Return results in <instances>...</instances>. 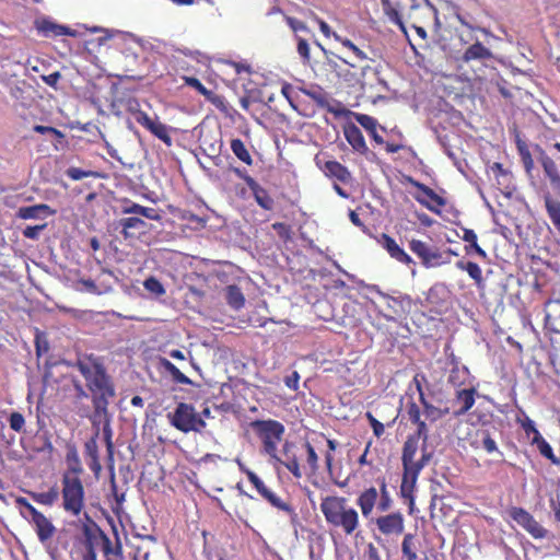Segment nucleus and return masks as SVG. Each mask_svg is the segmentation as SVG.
<instances>
[{"label":"nucleus","mask_w":560,"mask_h":560,"mask_svg":"<svg viewBox=\"0 0 560 560\" xmlns=\"http://www.w3.org/2000/svg\"><path fill=\"white\" fill-rule=\"evenodd\" d=\"M46 228V224L40 225H28L23 230V235L26 238L36 240L39 233Z\"/></svg>","instance_id":"nucleus-63"},{"label":"nucleus","mask_w":560,"mask_h":560,"mask_svg":"<svg viewBox=\"0 0 560 560\" xmlns=\"http://www.w3.org/2000/svg\"><path fill=\"white\" fill-rule=\"evenodd\" d=\"M36 28L46 37H59L65 35L73 36L74 33L67 26L57 24L50 20L43 19L36 21Z\"/></svg>","instance_id":"nucleus-27"},{"label":"nucleus","mask_w":560,"mask_h":560,"mask_svg":"<svg viewBox=\"0 0 560 560\" xmlns=\"http://www.w3.org/2000/svg\"><path fill=\"white\" fill-rule=\"evenodd\" d=\"M361 77V88L364 91L372 90L376 85L381 88L380 91H388L387 82L381 77V70L377 67H363Z\"/></svg>","instance_id":"nucleus-19"},{"label":"nucleus","mask_w":560,"mask_h":560,"mask_svg":"<svg viewBox=\"0 0 560 560\" xmlns=\"http://www.w3.org/2000/svg\"><path fill=\"white\" fill-rule=\"evenodd\" d=\"M66 448L67 469L62 472V476L81 477V475L83 474V466L75 444L68 443Z\"/></svg>","instance_id":"nucleus-24"},{"label":"nucleus","mask_w":560,"mask_h":560,"mask_svg":"<svg viewBox=\"0 0 560 560\" xmlns=\"http://www.w3.org/2000/svg\"><path fill=\"white\" fill-rule=\"evenodd\" d=\"M534 151L538 153L537 159L541 163L545 174L549 178L550 183L555 187H560V173L553 160L545 154V152L539 149L538 144L534 145Z\"/></svg>","instance_id":"nucleus-25"},{"label":"nucleus","mask_w":560,"mask_h":560,"mask_svg":"<svg viewBox=\"0 0 560 560\" xmlns=\"http://www.w3.org/2000/svg\"><path fill=\"white\" fill-rule=\"evenodd\" d=\"M143 287L147 291L155 294L156 296H161V295L165 294V289H164L163 284L161 283V281L159 279H156L153 276L149 277L144 280Z\"/></svg>","instance_id":"nucleus-51"},{"label":"nucleus","mask_w":560,"mask_h":560,"mask_svg":"<svg viewBox=\"0 0 560 560\" xmlns=\"http://www.w3.org/2000/svg\"><path fill=\"white\" fill-rule=\"evenodd\" d=\"M320 512L326 523L346 536L357 535L361 527L359 512L346 497L327 495L322 499Z\"/></svg>","instance_id":"nucleus-3"},{"label":"nucleus","mask_w":560,"mask_h":560,"mask_svg":"<svg viewBox=\"0 0 560 560\" xmlns=\"http://www.w3.org/2000/svg\"><path fill=\"white\" fill-rule=\"evenodd\" d=\"M545 326L560 334V300H549L546 303Z\"/></svg>","instance_id":"nucleus-29"},{"label":"nucleus","mask_w":560,"mask_h":560,"mask_svg":"<svg viewBox=\"0 0 560 560\" xmlns=\"http://www.w3.org/2000/svg\"><path fill=\"white\" fill-rule=\"evenodd\" d=\"M421 438L408 436L402 446L401 463L402 478L400 485L401 495L411 498L418 477L423 467L430 462L432 454L427 451V443L423 442L420 458H416L419 450V440Z\"/></svg>","instance_id":"nucleus-4"},{"label":"nucleus","mask_w":560,"mask_h":560,"mask_svg":"<svg viewBox=\"0 0 560 560\" xmlns=\"http://www.w3.org/2000/svg\"><path fill=\"white\" fill-rule=\"evenodd\" d=\"M351 116L368 131L373 140H383L377 135V120L374 117L359 113H351Z\"/></svg>","instance_id":"nucleus-36"},{"label":"nucleus","mask_w":560,"mask_h":560,"mask_svg":"<svg viewBox=\"0 0 560 560\" xmlns=\"http://www.w3.org/2000/svg\"><path fill=\"white\" fill-rule=\"evenodd\" d=\"M545 207L549 219L560 234V201L547 196L545 197Z\"/></svg>","instance_id":"nucleus-41"},{"label":"nucleus","mask_w":560,"mask_h":560,"mask_svg":"<svg viewBox=\"0 0 560 560\" xmlns=\"http://www.w3.org/2000/svg\"><path fill=\"white\" fill-rule=\"evenodd\" d=\"M306 451V465L310 469L311 474H316L318 471V455L310 442H305L304 444Z\"/></svg>","instance_id":"nucleus-47"},{"label":"nucleus","mask_w":560,"mask_h":560,"mask_svg":"<svg viewBox=\"0 0 560 560\" xmlns=\"http://www.w3.org/2000/svg\"><path fill=\"white\" fill-rule=\"evenodd\" d=\"M510 517L524 528L533 538L544 539L548 530L524 508L512 506L509 509Z\"/></svg>","instance_id":"nucleus-10"},{"label":"nucleus","mask_w":560,"mask_h":560,"mask_svg":"<svg viewBox=\"0 0 560 560\" xmlns=\"http://www.w3.org/2000/svg\"><path fill=\"white\" fill-rule=\"evenodd\" d=\"M302 92L314 100L319 106H326L328 104L327 94L322 89H303Z\"/></svg>","instance_id":"nucleus-52"},{"label":"nucleus","mask_w":560,"mask_h":560,"mask_svg":"<svg viewBox=\"0 0 560 560\" xmlns=\"http://www.w3.org/2000/svg\"><path fill=\"white\" fill-rule=\"evenodd\" d=\"M427 382V376L423 373H417L413 376L412 383L415 384L416 389L419 394V401H421V397H428L423 390V384Z\"/></svg>","instance_id":"nucleus-62"},{"label":"nucleus","mask_w":560,"mask_h":560,"mask_svg":"<svg viewBox=\"0 0 560 560\" xmlns=\"http://www.w3.org/2000/svg\"><path fill=\"white\" fill-rule=\"evenodd\" d=\"M465 253L466 255H472L476 254L478 257H480L483 260L488 259V254L483 248H481L478 244V242H474L472 244H468L465 246Z\"/></svg>","instance_id":"nucleus-60"},{"label":"nucleus","mask_w":560,"mask_h":560,"mask_svg":"<svg viewBox=\"0 0 560 560\" xmlns=\"http://www.w3.org/2000/svg\"><path fill=\"white\" fill-rule=\"evenodd\" d=\"M240 469L246 475L248 481L266 501H268L273 508L289 515L292 525L295 526L299 523V515L289 502L282 500L272 490H270L253 470L248 469L244 465H240Z\"/></svg>","instance_id":"nucleus-8"},{"label":"nucleus","mask_w":560,"mask_h":560,"mask_svg":"<svg viewBox=\"0 0 560 560\" xmlns=\"http://www.w3.org/2000/svg\"><path fill=\"white\" fill-rule=\"evenodd\" d=\"M516 144L524 168L527 174H530L534 168V160L528 142H516Z\"/></svg>","instance_id":"nucleus-42"},{"label":"nucleus","mask_w":560,"mask_h":560,"mask_svg":"<svg viewBox=\"0 0 560 560\" xmlns=\"http://www.w3.org/2000/svg\"><path fill=\"white\" fill-rule=\"evenodd\" d=\"M249 189L252 190L253 196L259 207H261L264 210L273 209V199L268 194V191L264 187H261L256 180H250Z\"/></svg>","instance_id":"nucleus-32"},{"label":"nucleus","mask_w":560,"mask_h":560,"mask_svg":"<svg viewBox=\"0 0 560 560\" xmlns=\"http://www.w3.org/2000/svg\"><path fill=\"white\" fill-rule=\"evenodd\" d=\"M492 58V51L486 47L482 43L476 42L468 46L463 55L458 58L460 63L469 65L472 61L486 62Z\"/></svg>","instance_id":"nucleus-18"},{"label":"nucleus","mask_w":560,"mask_h":560,"mask_svg":"<svg viewBox=\"0 0 560 560\" xmlns=\"http://www.w3.org/2000/svg\"><path fill=\"white\" fill-rule=\"evenodd\" d=\"M377 529L385 536L400 535L405 529L404 515L397 511L375 518Z\"/></svg>","instance_id":"nucleus-14"},{"label":"nucleus","mask_w":560,"mask_h":560,"mask_svg":"<svg viewBox=\"0 0 560 560\" xmlns=\"http://www.w3.org/2000/svg\"><path fill=\"white\" fill-rule=\"evenodd\" d=\"M93 425L96 427L95 434L84 444V454L88 458L98 457L97 438L100 435V427L95 422H93Z\"/></svg>","instance_id":"nucleus-48"},{"label":"nucleus","mask_w":560,"mask_h":560,"mask_svg":"<svg viewBox=\"0 0 560 560\" xmlns=\"http://www.w3.org/2000/svg\"><path fill=\"white\" fill-rule=\"evenodd\" d=\"M295 450L296 446L293 442L285 441L282 444L281 456H279V460L276 462L283 465L296 479H300L303 474Z\"/></svg>","instance_id":"nucleus-16"},{"label":"nucleus","mask_w":560,"mask_h":560,"mask_svg":"<svg viewBox=\"0 0 560 560\" xmlns=\"http://www.w3.org/2000/svg\"><path fill=\"white\" fill-rule=\"evenodd\" d=\"M435 401L438 404L436 406L433 405L428 397H421L420 401L425 419L431 422H435L451 412V409L446 404H443L442 399L438 398Z\"/></svg>","instance_id":"nucleus-23"},{"label":"nucleus","mask_w":560,"mask_h":560,"mask_svg":"<svg viewBox=\"0 0 560 560\" xmlns=\"http://www.w3.org/2000/svg\"><path fill=\"white\" fill-rule=\"evenodd\" d=\"M334 38L339 42L345 48H348L350 51L353 52V55L360 59L365 60L368 59L366 54L360 49L357 45H354L350 39L342 37L338 34H334Z\"/></svg>","instance_id":"nucleus-49"},{"label":"nucleus","mask_w":560,"mask_h":560,"mask_svg":"<svg viewBox=\"0 0 560 560\" xmlns=\"http://www.w3.org/2000/svg\"><path fill=\"white\" fill-rule=\"evenodd\" d=\"M233 153L244 163L250 165L253 163L252 156L246 149L244 142H231Z\"/></svg>","instance_id":"nucleus-50"},{"label":"nucleus","mask_w":560,"mask_h":560,"mask_svg":"<svg viewBox=\"0 0 560 560\" xmlns=\"http://www.w3.org/2000/svg\"><path fill=\"white\" fill-rule=\"evenodd\" d=\"M34 343L37 357H42L43 354L48 352L49 343L46 339L45 334L40 332L39 330H36Z\"/></svg>","instance_id":"nucleus-54"},{"label":"nucleus","mask_w":560,"mask_h":560,"mask_svg":"<svg viewBox=\"0 0 560 560\" xmlns=\"http://www.w3.org/2000/svg\"><path fill=\"white\" fill-rule=\"evenodd\" d=\"M476 394L477 392L474 387L457 390L455 395V401L460 406L457 410L453 411V416L462 417L467 413L475 405Z\"/></svg>","instance_id":"nucleus-26"},{"label":"nucleus","mask_w":560,"mask_h":560,"mask_svg":"<svg viewBox=\"0 0 560 560\" xmlns=\"http://www.w3.org/2000/svg\"><path fill=\"white\" fill-rule=\"evenodd\" d=\"M137 121L152 132L160 140H170L166 126L151 118L148 114L140 112L137 115Z\"/></svg>","instance_id":"nucleus-28"},{"label":"nucleus","mask_w":560,"mask_h":560,"mask_svg":"<svg viewBox=\"0 0 560 560\" xmlns=\"http://www.w3.org/2000/svg\"><path fill=\"white\" fill-rule=\"evenodd\" d=\"M75 366L92 393L95 412L106 413L108 400L115 396V388L106 372L103 359L95 354H83L78 358Z\"/></svg>","instance_id":"nucleus-1"},{"label":"nucleus","mask_w":560,"mask_h":560,"mask_svg":"<svg viewBox=\"0 0 560 560\" xmlns=\"http://www.w3.org/2000/svg\"><path fill=\"white\" fill-rule=\"evenodd\" d=\"M327 446H328L329 451L325 455V464H326L327 472L329 474V476H332L334 456H332L331 452L336 451L338 443L335 440L329 439V440H327Z\"/></svg>","instance_id":"nucleus-58"},{"label":"nucleus","mask_w":560,"mask_h":560,"mask_svg":"<svg viewBox=\"0 0 560 560\" xmlns=\"http://www.w3.org/2000/svg\"><path fill=\"white\" fill-rule=\"evenodd\" d=\"M221 143L222 142H202V145H200L199 149L202 151L205 156L212 160L214 164L218 165L219 162L215 160L220 158Z\"/></svg>","instance_id":"nucleus-46"},{"label":"nucleus","mask_w":560,"mask_h":560,"mask_svg":"<svg viewBox=\"0 0 560 560\" xmlns=\"http://www.w3.org/2000/svg\"><path fill=\"white\" fill-rule=\"evenodd\" d=\"M409 249L420 259L425 268H436L451 261L450 256L456 255L452 249L441 252L435 246H430L428 243L412 238L409 241Z\"/></svg>","instance_id":"nucleus-9"},{"label":"nucleus","mask_w":560,"mask_h":560,"mask_svg":"<svg viewBox=\"0 0 560 560\" xmlns=\"http://www.w3.org/2000/svg\"><path fill=\"white\" fill-rule=\"evenodd\" d=\"M30 522L33 524L37 538L42 544H46L55 536L57 530L55 525L42 512Z\"/></svg>","instance_id":"nucleus-21"},{"label":"nucleus","mask_w":560,"mask_h":560,"mask_svg":"<svg viewBox=\"0 0 560 560\" xmlns=\"http://www.w3.org/2000/svg\"><path fill=\"white\" fill-rule=\"evenodd\" d=\"M170 423L183 433H201L207 427L206 421L191 404L179 402L175 410L167 415Z\"/></svg>","instance_id":"nucleus-7"},{"label":"nucleus","mask_w":560,"mask_h":560,"mask_svg":"<svg viewBox=\"0 0 560 560\" xmlns=\"http://www.w3.org/2000/svg\"><path fill=\"white\" fill-rule=\"evenodd\" d=\"M33 130L36 132H39L44 136L51 137V138H61L62 137L60 131H58L56 128L49 127V126L35 125L33 127Z\"/></svg>","instance_id":"nucleus-61"},{"label":"nucleus","mask_w":560,"mask_h":560,"mask_svg":"<svg viewBox=\"0 0 560 560\" xmlns=\"http://www.w3.org/2000/svg\"><path fill=\"white\" fill-rule=\"evenodd\" d=\"M298 52L303 58L304 61H310V45L306 39L299 37L298 38Z\"/></svg>","instance_id":"nucleus-64"},{"label":"nucleus","mask_w":560,"mask_h":560,"mask_svg":"<svg viewBox=\"0 0 560 560\" xmlns=\"http://www.w3.org/2000/svg\"><path fill=\"white\" fill-rule=\"evenodd\" d=\"M10 428L15 432H21L25 425L24 416L21 412L13 411L9 417Z\"/></svg>","instance_id":"nucleus-56"},{"label":"nucleus","mask_w":560,"mask_h":560,"mask_svg":"<svg viewBox=\"0 0 560 560\" xmlns=\"http://www.w3.org/2000/svg\"><path fill=\"white\" fill-rule=\"evenodd\" d=\"M409 182L416 188H418L419 191L421 192V195H416L415 199L419 203L424 206L427 209L434 211V212H439L440 211L439 208H442L445 206L444 198L439 196L432 188H430L429 186H427L420 182L412 179L411 177H409Z\"/></svg>","instance_id":"nucleus-13"},{"label":"nucleus","mask_w":560,"mask_h":560,"mask_svg":"<svg viewBox=\"0 0 560 560\" xmlns=\"http://www.w3.org/2000/svg\"><path fill=\"white\" fill-rule=\"evenodd\" d=\"M316 164L327 177L335 179L336 182L349 184L352 180L349 170L337 161H323L322 158L317 155Z\"/></svg>","instance_id":"nucleus-15"},{"label":"nucleus","mask_w":560,"mask_h":560,"mask_svg":"<svg viewBox=\"0 0 560 560\" xmlns=\"http://www.w3.org/2000/svg\"><path fill=\"white\" fill-rule=\"evenodd\" d=\"M378 499V490L375 487H369L361 491L357 498V505L364 518H370Z\"/></svg>","instance_id":"nucleus-20"},{"label":"nucleus","mask_w":560,"mask_h":560,"mask_svg":"<svg viewBox=\"0 0 560 560\" xmlns=\"http://www.w3.org/2000/svg\"><path fill=\"white\" fill-rule=\"evenodd\" d=\"M469 444L475 451H483L488 455L497 454L503 457V453L498 446L493 432L487 428L477 429L470 435Z\"/></svg>","instance_id":"nucleus-12"},{"label":"nucleus","mask_w":560,"mask_h":560,"mask_svg":"<svg viewBox=\"0 0 560 560\" xmlns=\"http://www.w3.org/2000/svg\"><path fill=\"white\" fill-rule=\"evenodd\" d=\"M27 494L38 504L52 506L59 499L60 492L58 488L54 486L46 492L27 491Z\"/></svg>","instance_id":"nucleus-34"},{"label":"nucleus","mask_w":560,"mask_h":560,"mask_svg":"<svg viewBox=\"0 0 560 560\" xmlns=\"http://www.w3.org/2000/svg\"><path fill=\"white\" fill-rule=\"evenodd\" d=\"M418 549L419 541L416 535L411 533L405 534L404 539L401 541V552L406 560H417Z\"/></svg>","instance_id":"nucleus-37"},{"label":"nucleus","mask_w":560,"mask_h":560,"mask_svg":"<svg viewBox=\"0 0 560 560\" xmlns=\"http://www.w3.org/2000/svg\"><path fill=\"white\" fill-rule=\"evenodd\" d=\"M436 19V10L431 4L423 7L412 3L407 12V22L410 23L411 27L416 31L417 35L425 40L428 37L427 31L423 27L424 20Z\"/></svg>","instance_id":"nucleus-11"},{"label":"nucleus","mask_w":560,"mask_h":560,"mask_svg":"<svg viewBox=\"0 0 560 560\" xmlns=\"http://www.w3.org/2000/svg\"><path fill=\"white\" fill-rule=\"evenodd\" d=\"M107 417V412L104 413ZM103 440L106 445L108 458L110 462L114 460V443H113V431L110 427V421L108 418H105L103 429H102Z\"/></svg>","instance_id":"nucleus-45"},{"label":"nucleus","mask_w":560,"mask_h":560,"mask_svg":"<svg viewBox=\"0 0 560 560\" xmlns=\"http://www.w3.org/2000/svg\"><path fill=\"white\" fill-rule=\"evenodd\" d=\"M407 416L409 421L417 425L416 432L410 436L421 438L423 442L427 443L429 429L425 421L421 419L420 407L415 401H411L407 405Z\"/></svg>","instance_id":"nucleus-22"},{"label":"nucleus","mask_w":560,"mask_h":560,"mask_svg":"<svg viewBox=\"0 0 560 560\" xmlns=\"http://www.w3.org/2000/svg\"><path fill=\"white\" fill-rule=\"evenodd\" d=\"M343 133H345L346 140H363L361 130L352 121H348L345 124Z\"/></svg>","instance_id":"nucleus-55"},{"label":"nucleus","mask_w":560,"mask_h":560,"mask_svg":"<svg viewBox=\"0 0 560 560\" xmlns=\"http://www.w3.org/2000/svg\"><path fill=\"white\" fill-rule=\"evenodd\" d=\"M49 211V207L47 205H34L27 207H21L18 210V218L23 220L28 219H38L43 213H47Z\"/></svg>","instance_id":"nucleus-40"},{"label":"nucleus","mask_w":560,"mask_h":560,"mask_svg":"<svg viewBox=\"0 0 560 560\" xmlns=\"http://www.w3.org/2000/svg\"><path fill=\"white\" fill-rule=\"evenodd\" d=\"M377 483L380 489L376 508L380 512H387L392 509L393 499L390 498L385 477L378 478Z\"/></svg>","instance_id":"nucleus-35"},{"label":"nucleus","mask_w":560,"mask_h":560,"mask_svg":"<svg viewBox=\"0 0 560 560\" xmlns=\"http://www.w3.org/2000/svg\"><path fill=\"white\" fill-rule=\"evenodd\" d=\"M66 175L72 180H81L85 177L103 178L104 175L97 171L82 170L71 166L66 171Z\"/></svg>","instance_id":"nucleus-43"},{"label":"nucleus","mask_w":560,"mask_h":560,"mask_svg":"<svg viewBox=\"0 0 560 560\" xmlns=\"http://www.w3.org/2000/svg\"><path fill=\"white\" fill-rule=\"evenodd\" d=\"M15 504L21 510V515L25 520L31 521L40 513V511H38L34 505H32L24 497H18L15 499Z\"/></svg>","instance_id":"nucleus-44"},{"label":"nucleus","mask_w":560,"mask_h":560,"mask_svg":"<svg viewBox=\"0 0 560 560\" xmlns=\"http://www.w3.org/2000/svg\"><path fill=\"white\" fill-rule=\"evenodd\" d=\"M455 266L457 269L466 271L478 288L483 285L482 270L478 264L462 259L456 261Z\"/></svg>","instance_id":"nucleus-33"},{"label":"nucleus","mask_w":560,"mask_h":560,"mask_svg":"<svg viewBox=\"0 0 560 560\" xmlns=\"http://www.w3.org/2000/svg\"><path fill=\"white\" fill-rule=\"evenodd\" d=\"M159 369L172 376V380L176 384L191 385V380L179 371V369L173 364L168 359L160 357L158 360Z\"/></svg>","instance_id":"nucleus-30"},{"label":"nucleus","mask_w":560,"mask_h":560,"mask_svg":"<svg viewBox=\"0 0 560 560\" xmlns=\"http://www.w3.org/2000/svg\"><path fill=\"white\" fill-rule=\"evenodd\" d=\"M378 243L388 253V255L398 262L407 266L416 265L410 255H408L390 235L386 233L381 234Z\"/></svg>","instance_id":"nucleus-17"},{"label":"nucleus","mask_w":560,"mask_h":560,"mask_svg":"<svg viewBox=\"0 0 560 560\" xmlns=\"http://www.w3.org/2000/svg\"><path fill=\"white\" fill-rule=\"evenodd\" d=\"M205 98L210 102L213 106L222 112H226V101L224 96L217 94L215 92L209 90V94L205 96Z\"/></svg>","instance_id":"nucleus-57"},{"label":"nucleus","mask_w":560,"mask_h":560,"mask_svg":"<svg viewBox=\"0 0 560 560\" xmlns=\"http://www.w3.org/2000/svg\"><path fill=\"white\" fill-rule=\"evenodd\" d=\"M537 448L539 450L540 454L548 458L552 464L559 465L560 460L558 457H556L552 447L546 440H541L538 444H536Z\"/></svg>","instance_id":"nucleus-53"},{"label":"nucleus","mask_w":560,"mask_h":560,"mask_svg":"<svg viewBox=\"0 0 560 560\" xmlns=\"http://www.w3.org/2000/svg\"><path fill=\"white\" fill-rule=\"evenodd\" d=\"M118 224L121 226V234L126 240L133 236L130 230H140L147 225L142 219L137 217L124 218L119 220Z\"/></svg>","instance_id":"nucleus-39"},{"label":"nucleus","mask_w":560,"mask_h":560,"mask_svg":"<svg viewBox=\"0 0 560 560\" xmlns=\"http://www.w3.org/2000/svg\"><path fill=\"white\" fill-rule=\"evenodd\" d=\"M382 4L389 20L397 24L399 28L404 32V34L407 36V30L402 21L404 7L399 2L393 4L390 0H382Z\"/></svg>","instance_id":"nucleus-31"},{"label":"nucleus","mask_w":560,"mask_h":560,"mask_svg":"<svg viewBox=\"0 0 560 560\" xmlns=\"http://www.w3.org/2000/svg\"><path fill=\"white\" fill-rule=\"evenodd\" d=\"M85 520L82 523L79 537L82 560H121L120 540L117 538L113 544L112 539L88 514H85Z\"/></svg>","instance_id":"nucleus-2"},{"label":"nucleus","mask_w":560,"mask_h":560,"mask_svg":"<svg viewBox=\"0 0 560 560\" xmlns=\"http://www.w3.org/2000/svg\"><path fill=\"white\" fill-rule=\"evenodd\" d=\"M62 509L72 516L84 510L85 490L81 477L61 476Z\"/></svg>","instance_id":"nucleus-6"},{"label":"nucleus","mask_w":560,"mask_h":560,"mask_svg":"<svg viewBox=\"0 0 560 560\" xmlns=\"http://www.w3.org/2000/svg\"><path fill=\"white\" fill-rule=\"evenodd\" d=\"M249 428L261 443V453L272 460H279L278 445L283 440L284 425L278 420L267 419L254 420L249 423Z\"/></svg>","instance_id":"nucleus-5"},{"label":"nucleus","mask_w":560,"mask_h":560,"mask_svg":"<svg viewBox=\"0 0 560 560\" xmlns=\"http://www.w3.org/2000/svg\"><path fill=\"white\" fill-rule=\"evenodd\" d=\"M225 300L229 306H231L233 310H241L245 305V296L241 289L235 285L231 284L225 288Z\"/></svg>","instance_id":"nucleus-38"},{"label":"nucleus","mask_w":560,"mask_h":560,"mask_svg":"<svg viewBox=\"0 0 560 560\" xmlns=\"http://www.w3.org/2000/svg\"><path fill=\"white\" fill-rule=\"evenodd\" d=\"M183 80L186 85L195 89L201 95L206 96L209 94V90L200 82L199 79L195 77H183Z\"/></svg>","instance_id":"nucleus-59"}]
</instances>
